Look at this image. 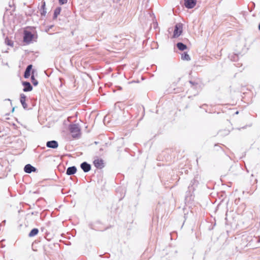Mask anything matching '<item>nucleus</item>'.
<instances>
[{
	"label": "nucleus",
	"instance_id": "nucleus-20",
	"mask_svg": "<svg viewBox=\"0 0 260 260\" xmlns=\"http://www.w3.org/2000/svg\"><path fill=\"white\" fill-rule=\"evenodd\" d=\"M231 58V59L233 61H236L238 58V55L237 54H234V55H232L229 56Z\"/></svg>",
	"mask_w": 260,
	"mask_h": 260
},
{
	"label": "nucleus",
	"instance_id": "nucleus-13",
	"mask_svg": "<svg viewBox=\"0 0 260 260\" xmlns=\"http://www.w3.org/2000/svg\"><path fill=\"white\" fill-rule=\"evenodd\" d=\"M197 181L193 179L192 180H191L189 185L188 186V189L189 191H193L194 190V185H197Z\"/></svg>",
	"mask_w": 260,
	"mask_h": 260
},
{
	"label": "nucleus",
	"instance_id": "nucleus-24",
	"mask_svg": "<svg viewBox=\"0 0 260 260\" xmlns=\"http://www.w3.org/2000/svg\"><path fill=\"white\" fill-rule=\"evenodd\" d=\"M42 9H45V3L43 2L42 6H41V10Z\"/></svg>",
	"mask_w": 260,
	"mask_h": 260
},
{
	"label": "nucleus",
	"instance_id": "nucleus-19",
	"mask_svg": "<svg viewBox=\"0 0 260 260\" xmlns=\"http://www.w3.org/2000/svg\"><path fill=\"white\" fill-rule=\"evenodd\" d=\"M5 43L7 45L10 46H13V42L11 40H9L8 37H7L5 39Z\"/></svg>",
	"mask_w": 260,
	"mask_h": 260
},
{
	"label": "nucleus",
	"instance_id": "nucleus-9",
	"mask_svg": "<svg viewBox=\"0 0 260 260\" xmlns=\"http://www.w3.org/2000/svg\"><path fill=\"white\" fill-rule=\"evenodd\" d=\"M46 146L48 148L55 149L58 147V144L56 141H55V140L49 141L46 143Z\"/></svg>",
	"mask_w": 260,
	"mask_h": 260
},
{
	"label": "nucleus",
	"instance_id": "nucleus-26",
	"mask_svg": "<svg viewBox=\"0 0 260 260\" xmlns=\"http://www.w3.org/2000/svg\"><path fill=\"white\" fill-rule=\"evenodd\" d=\"M258 29L260 30V23H259V24L258 25Z\"/></svg>",
	"mask_w": 260,
	"mask_h": 260
},
{
	"label": "nucleus",
	"instance_id": "nucleus-27",
	"mask_svg": "<svg viewBox=\"0 0 260 260\" xmlns=\"http://www.w3.org/2000/svg\"><path fill=\"white\" fill-rule=\"evenodd\" d=\"M3 222L4 223H6V220H4V221H3Z\"/></svg>",
	"mask_w": 260,
	"mask_h": 260
},
{
	"label": "nucleus",
	"instance_id": "nucleus-22",
	"mask_svg": "<svg viewBox=\"0 0 260 260\" xmlns=\"http://www.w3.org/2000/svg\"><path fill=\"white\" fill-rule=\"evenodd\" d=\"M68 0H59V3L61 5L66 4Z\"/></svg>",
	"mask_w": 260,
	"mask_h": 260
},
{
	"label": "nucleus",
	"instance_id": "nucleus-8",
	"mask_svg": "<svg viewBox=\"0 0 260 260\" xmlns=\"http://www.w3.org/2000/svg\"><path fill=\"white\" fill-rule=\"evenodd\" d=\"M94 166L98 169H102L104 167V161L102 159H96L93 161Z\"/></svg>",
	"mask_w": 260,
	"mask_h": 260
},
{
	"label": "nucleus",
	"instance_id": "nucleus-6",
	"mask_svg": "<svg viewBox=\"0 0 260 260\" xmlns=\"http://www.w3.org/2000/svg\"><path fill=\"white\" fill-rule=\"evenodd\" d=\"M80 167L85 173H87L91 170V165L86 161L81 163Z\"/></svg>",
	"mask_w": 260,
	"mask_h": 260
},
{
	"label": "nucleus",
	"instance_id": "nucleus-7",
	"mask_svg": "<svg viewBox=\"0 0 260 260\" xmlns=\"http://www.w3.org/2000/svg\"><path fill=\"white\" fill-rule=\"evenodd\" d=\"M24 171L26 173H31L37 171V169L30 164H27L24 168Z\"/></svg>",
	"mask_w": 260,
	"mask_h": 260
},
{
	"label": "nucleus",
	"instance_id": "nucleus-25",
	"mask_svg": "<svg viewBox=\"0 0 260 260\" xmlns=\"http://www.w3.org/2000/svg\"><path fill=\"white\" fill-rule=\"evenodd\" d=\"M53 25L47 26L48 28H47V29H46V31H47L49 29H51L53 27Z\"/></svg>",
	"mask_w": 260,
	"mask_h": 260
},
{
	"label": "nucleus",
	"instance_id": "nucleus-12",
	"mask_svg": "<svg viewBox=\"0 0 260 260\" xmlns=\"http://www.w3.org/2000/svg\"><path fill=\"white\" fill-rule=\"evenodd\" d=\"M32 65L29 64L27 66L24 73V77L26 79L28 78L30 75V71L32 69Z\"/></svg>",
	"mask_w": 260,
	"mask_h": 260
},
{
	"label": "nucleus",
	"instance_id": "nucleus-15",
	"mask_svg": "<svg viewBox=\"0 0 260 260\" xmlns=\"http://www.w3.org/2000/svg\"><path fill=\"white\" fill-rule=\"evenodd\" d=\"M61 10V7H57L54 11L53 19H56Z\"/></svg>",
	"mask_w": 260,
	"mask_h": 260
},
{
	"label": "nucleus",
	"instance_id": "nucleus-4",
	"mask_svg": "<svg viewBox=\"0 0 260 260\" xmlns=\"http://www.w3.org/2000/svg\"><path fill=\"white\" fill-rule=\"evenodd\" d=\"M197 4V0H184V5L187 9H192Z\"/></svg>",
	"mask_w": 260,
	"mask_h": 260
},
{
	"label": "nucleus",
	"instance_id": "nucleus-1",
	"mask_svg": "<svg viewBox=\"0 0 260 260\" xmlns=\"http://www.w3.org/2000/svg\"><path fill=\"white\" fill-rule=\"evenodd\" d=\"M69 129L70 132L73 134L72 137L76 139L78 138L80 136V128L78 124H72L69 126Z\"/></svg>",
	"mask_w": 260,
	"mask_h": 260
},
{
	"label": "nucleus",
	"instance_id": "nucleus-18",
	"mask_svg": "<svg viewBox=\"0 0 260 260\" xmlns=\"http://www.w3.org/2000/svg\"><path fill=\"white\" fill-rule=\"evenodd\" d=\"M34 71H32V74H34ZM31 82L34 86H37L38 84V81L35 78L34 75H32L31 76Z\"/></svg>",
	"mask_w": 260,
	"mask_h": 260
},
{
	"label": "nucleus",
	"instance_id": "nucleus-11",
	"mask_svg": "<svg viewBox=\"0 0 260 260\" xmlns=\"http://www.w3.org/2000/svg\"><path fill=\"white\" fill-rule=\"evenodd\" d=\"M77 172V168L75 166H72L68 168L66 171V174L70 176L75 174Z\"/></svg>",
	"mask_w": 260,
	"mask_h": 260
},
{
	"label": "nucleus",
	"instance_id": "nucleus-23",
	"mask_svg": "<svg viewBox=\"0 0 260 260\" xmlns=\"http://www.w3.org/2000/svg\"><path fill=\"white\" fill-rule=\"evenodd\" d=\"M47 12L45 9H42L41 12V16H45Z\"/></svg>",
	"mask_w": 260,
	"mask_h": 260
},
{
	"label": "nucleus",
	"instance_id": "nucleus-17",
	"mask_svg": "<svg viewBox=\"0 0 260 260\" xmlns=\"http://www.w3.org/2000/svg\"><path fill=\"white\" fill-rule=\"evenodd\" d=\"M181 59L183 60H187V61L190 60L189 55L186 52H184L181 54Z\"/></svg>",
	"mask_w": 260,
	"mask_h": 260
},
{
	"label": "nucleus",
	"instance_id": "nucleus-2",
	"mask_svg": "<svg viewBox=\"0 0 260 260\" xmlns=\"http://www.w3.org/2000/svg\"><path fill=\"white\" fill-rule=\"evenodd\" d=\"M182 32V25L181 23H177L175 25L174 33L173 38H177L181 35Z\"/></svg>",
	"mask_w": 260,
	"mask_h": 260
},
{
	"label": "nucleus",
	"instance_id": "nucleus-14",
	"mask_svg": "<svg viewBox=\"0 0 260 260\" xmlns=\"http://www.w3.org/2000/svg\"><path fill=\"white\" fill-rule=\"evenodd\" d=\"M176 46L179 50L184 51L187 49V46L182 42H178L176 44Z\"/></svg>",
	"mask_w": 260,
	"mask_h": 260
},
{
	"label": "nucleus",
	"instance_id": "nucleus-5",
	"mask_svg": "<svg viewBox=\"0 0 260 260\" xmlns=\"http://www.w3.org/2000/svg\"><path fill=\"white\" fill-rule=\"evenodd\" d=\"M26 96L23 93H21L20 95V102L25 110H28V106L27 104L26 103Z\"/></svg>",
	"mask_w": 260,
	"mask_h": 260
},
{
	"label": "nucleus",
	"instance_id": "nucleus-10",
	"mask_svg": "<svg viewBox=\"0 0 260 260\" xmlns=\"http://www.w3.org/2000/svg\"><path fill=\"white\" fill-rule=\"evenodd\" d=\"M22 85L24 86L23 90L24 92L30 91L32 89V86L29 82L24 81L22 82Z\"/></svg>",
	"mask_w": 260,
	"mask_h": 260
},
{
	"label": "nucleus",
	"instance_id": "nucleus-28",
	"mask_svg": "<svg viewBox=\"0 0 260 260\" xmlns=\"http://www.w3.org/2000/svg\"><path fill=\"white\" fill-rule=\"evenodd\" d=\"M94 144H98V142L95 141V142H94Z\"/></svg>",
	"mask_w": 260,
	"mask_h": 260
},
{
	"label": "nucleus",
	"instance_id": "nucleus-21",
	"mask_svg": "<svg viewBox=\"0 0 260 260\" xmlns=\"http://www.w3.org/2000/svg\"><path fill=\"white\" fill-rule=\"evenodd\" d=\"M189 83L191 85L192 87L196 86L198 85V83L192 81H189Z\"/></svg>",
	"mask_w": 260,
	"mask_h": 260
},
{
	"label": "nucleus",
	"instance_id": "nucleus-29",
	"mask_svg": "<svg viewBox=\"0 0 260 260\" xmlns=\"http://www.w3.org/2000/svg\"><path fill=\"white\" fill-rule=\"evenodd\" d=\"M14 108H13V109H12V111L13 112V111H14Z\"/></svg>",
	"mask_w": 260,
	"mask_h": 260
},
{
	"label": "nucleus",
	"instance_id": "nucleus-30",
	"mask_svg": "<svg viewBox=\"0 0 260 260\" xmlns=\"http://www.w3.org/2000/svg\"><path fill=\"white\" fill-rule=\"evenodd\" d=\"M238 111H237V112H236V114H238Z\"/></svg>",
	"mask_w": 260,
	"mask_h": 260
},
{
	"label": "nucleus",
	"instance_id": "nucleus-3",
	"mask_svg": "<svg viewBox=\"0 0 260 260\" xmlns=\"http://www.w3.org/2000/svg\"><path fill=\"white\" fill-rule=\"evenodd\" d=\"M34 35L29 31L25 30L23 36V41L26 43H29L34 38Z\"/></svg>",
	"mask_w": 260,
	"mask_h": 260
},
{
	"label": "nucleus",
	"instance_id": "nucleus-16",
	"mask_svg": "<svg viewBox=\"0 0 260 260\" xmlns=\"http://www.w3.org/2000/svg\"><path fill=\"white\" fill-rule=\"evenodd\" d=\"M39 233V230L37 228H34L31 230L28 234L29 237H32L36 236Z\"/></svg>",
	"mask_w": 260,
	"mask_h": 260
}]
</instances>
